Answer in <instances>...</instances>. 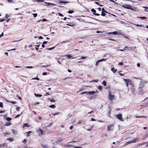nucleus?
Segmentation results:
<instances>
[{"label":"nucleus","instance_id":"11","mask_svg":"<svg viewBox=\"0 0 148 148\" xmlns=\"http://www.w3.org/2000/svg\"><path fill=\"white\" fill-rule=\"evenodd\" d=\"M106 12H106L105 10L102 11L101 15L103 16H105L106 15L105 13Z\"/></svg>","mask_w":148,"mask_h":148},{"label":"nucleus","instance_id":"41","mask_svg":"<svg viewBox=\"0 0 148 148\" xmlns=\"http://www.w3.org/2000/svg\"><path fill=\"white\" fill-rule=\"evenodd\" d=\"M136 118H142V117H145L146 118V117L145 116H136Z\"/></svg>","mask_w":148,"mask_h":148},{"label":"nucleus","instance_id":"49","mask_svg":"<svg viewBox=\"0 0 148 148\" xmlns=\"http://www.w3.org/2000/svg\"><path fill=\"white\" fill-rule=\"evenodd\" d=\"M3 32L0 35V38H1V37L3 36Z\"/></svg>","mask_w":148,"mask_h":148},{"label":"nucleus","instance_id":"33","mask_svg":"<svg viewBox=\"0 0 148 148\" xmlns=\"http://www.w3.org/2000/svg\"><path fill=\"white\" fill-rule=\"evenodd\" d=\"M3 106V103L2 102H0V107L2 108Z\"/></svg>","mask_w":148,"mask_h":148},{"label":"nucleus","instance_id":"64","mask_svg":"<svg viewBox=\"0 0 148 148\" xmlns=\"http://www.w3.org/2000/svg\"><path fill=\"white\" fill-rule=\"evenodd\" d=\"M94 14L97 16H99V14L97 13H95Z\"/></svg>","mask_w":148,"mask_h":148},{"label":"nucleus","instance_id":"59","mask_svg":"<svg viewBox=\"0 0 148 148\" xmlns=\"http://www.w3.org/2000/svg\"><path fill=\"white\" fill-rule=\"evenodd\" d=\"M47 42L44 41L43 42V45L46 44Z\"/></svg>","mask_w":148,"mask_h":148},{"label":"nucleus","instance_id":"48","mask_svg":"<svg viewBox=\"0 0 148 148\" xmlns=\"http://www.w3.org/2000/svg\"><path fill=\"white\" fill-rule=\"evenodd\" d=\"M119 64L121 66H122L123 65V63L122 62H120L119 63Z\"/></svg>","mask_w":148,"mask_h":148},{"label":"nucleus","instance_id":"46","mask_svg":"<svg viewBox=\"0 0 148 148\" xmlns=\"http://www.w3.org/2000/svg\"><path fill=\"white\" fill-rule=\"evenodd\" d=\"M20 114H18L15 117V118H17L18 117H19V116H20Z\"/></svg>","mask_w":148,"mask_h":148},{"label":"nucleus","instance_id":"50","mask_svg":"<svg viewBox=\"0 0 148 148\" xmlns=\"http://www.w3.org/2000/svg\"><path fill=\"white\" fill-rule=\"evenodd\" d=\"M37 1L38 2H43V0H38Z\"/></svg>","mask_w":148,"mask_h":148},{"label":"nucleus","instance_id":"21","mask_svg":"<svg viewBox=\"0 0 148 148\" xmlns=\"http://www.w3.org/2000/svg\"><path fill=\"white\" fill-rule=\"evenodd\" d=\"M131 141H129L127 142H126L125 144V145H128L129 144L132 143Z\"/></svg>","mask_w":148,"mask_h":148},{"label":"nucleus","instance_id":"29","mask_svg":"<svg viewBox=\"0 0 148 148\" xmlns=\"http://www.w3.org/2000/svg\"><path fill=\"white\" fill-rule=\"evenodd\" d=\"M59 3H68V2L66 1H60Z\"/></svg>","mask_w":148,"mask_h":148},{"label":"nucleus","instance_id":"57","mask_svg":"<svg viewBox=\"0 0 148 148\" xmlns=\"http://www.w3.org/2000/svg\"><path fill=\"white\" fill-rule=\"evenodd\" d=\"M23 142L24 143H25L27 142V140L25 139L23 141Z\"/></svg>","mask_w":148,"mask_h":148},{"label":"nucleus","instance_id":"12","mask_svg":"<svg viewBox=\"0 0 148 148\" xmlns=\"http://www.w3.org/2000/svg\"><path fill=\"white\" fill-rule=\"evenodd\" d=\"M29 126L27 123H25L23 125V127L25 128L26 127H28Z\"/></svg>","mask_w":148,"mask_h":148},{"label":"nucleus","instance_id":"25","mask_svg":"<svg viewBox=\"0 0 148 148\" xmlns=\"http://www.w3.org/2000/svg\"><path fill=\"white\" fill-rule=\"evenodd\" d=\"M106 59H103L100 60H98V62H101L103 61H105L106 60Z\"/></svg>","mask_w":148,"mask_h":148},{"label":"nucleus","instance_id":"5","mask_svg":"<svg viewBox=\"0 0 148 148\" xmlns=\"http://www.w3.org/2000/svg\"><path fill=\"white\" fill-rule=\"evenodd\" d=\"M37 131L38 133L39 134V136L42 135L43 134V130L40 128H39L37 130Z\"/></svg>","mask_w":148,"mask_h":148},{"label":"nucleus","instance_id":"22","mask_svg":"<svg viewBox=\"0 0 148 148\" xmlns=\"http://www.w3.org/2000/svg\"><path fill=\"white\" fill-rule=\"evenodd\" d=\"M7 140H9L10 142H12L14 140L12 138H8L7 139Z\"/></svg>","mask_w":148,"mask_h":148},{"label":"nucleus","instance_id":"44","mask_svg":"<svg viewBox=\"0 0 148 148\" xmlns=\"http://www.w3.org/2000/svg\"><path fill=\"white\" fill-rule=\"evenodd\" d=\"M138 18H141L146 19V17H138Z\"/></svg>","mask_w":148,"mask_h":148},{"label":"nucleus","instance_id":"45","mask_svg":"<svg viewBox=\"0 0 148 148\" xmlns=\"http://www.w3.org/2000/svg\"><path fill=\"white\" fill-rule=\"evenodd\" d=\"M26 68L32 69L33 67L32 66H27L26 67Z\"/></svg>","mask_w":148,"mask_h":148},{"label":"nucleus","instance_id":"18","mask_svg":"<svg viewBox=\"0 0 148 148\" xmlns=\"http://www.w3.org/2000/svg\"><path fill=\"white\" fill-rule=\"evenodd\" d=\"M117 34V33L116 32H109L108 33V34H113L114 35L116 34Z\"/></svg>","mask_w":148,"mask_h":148},{"label":"nucleus","instance_id":"2","mask_svg":"<svg viewBox=\"0 0 148 148\" xmlns=\"http://www.w3.org/2000/svg\"><path fill=\"white\" fill-rule=\"evenodd\" d=\"M108 97L109 99L111 101L113 100L115 98L114 96L112 95L110 92L108 94Z\"/></svg>","mask_w":148,"mask_h":148},{"label":"nucleus","instance_id":"26","mask_svg":"<svg viewBox=\"0 0 148 148\" xmlns=\"http://www.w3.org/2000/svg\"><path fill=\"white\" fill-rule=\"evenodd\" d=\"M102 84L104 86H106V82L105 81H104L102 82Z\"/></svg>","mask_w":148,"mask_h":148},{"label":"nucleus","instance_id":"37","mask_svg":"<svg viewBox=\"0 0 148 148\" xmlns=\"http://www.w3.org/2000/svg\"><path fill=\"white\" fill-rule=\"evenodd\" d=\"M91 11L93 13H95L96 12V11L94 10V9H92L91 10Z\"/></svg>","mask_w":148,"mask_h":148},{"label":"nucleus","instance_id":"6","mask_svg":"<svg viewBox=\"0 0 148 148\" xmlns=\"http://www.w3.org/2000/svg\"><path fill=\"white\" fill-rule=\"evenodd\" d=\"M123 80L126 82H128L129 84H130L132 83V81L129 79H123Z\"/></svg>","mask_w":148,"mask_h":148},{"label":"nucleus","instance_id":"1","mask_svg":"<svg viewBox=\"0 0 148 148\" xmlns=\"http://www.w3.org/2000/svg\"><path fill=\"white\" fill-rule=\"evenodd\" d=\"M122 7L126 9L131 10L133 11H138L136 8L132 7L129 4H125L122 5Z\"/></svg>","mask_w":148,"mask_h":148},{"label":"nucleus","instance_id":"8","mask_svg":"<svg viewBox=\"0 0 148 148\" xmlns=\"http://www.w3.org/2000/svg\"><path fill=\"white\" fill-rule=\"evenodd\" d=\"M98 91L97 90H96L95 91H89L88 93L90 94L93 95L95 93H98Z\"/></svg>","mask_w":148,"mask_h":148},{"label":"nucleus","instance_id":"9","mask_svg":"<svg viewBox=\"0 0 148 148\" xmlns=\"http://www.w3.org/2000/svg\"><path fill=\"white\" fill-rule=\"evenodd\" d=\"M139 140V139L138 138H135L131 140L132 143H135L136 141H138Z\"/></svg>","mask_w":148,"mask_h":148},{"label":"nucleus","instance_id":"28","mask_svg":"<svg viewBox=\"0 0 148 148\" xmlns=\"http://www.w3.org/2000/svg\"><path fill=\"white\" fill-rule=\"evenodd\" d=\"M6 120L8 121H10L11 120V119L10 117H7L6 118Z\"/></svg>","mask_w":148,"mask_h":148},{"label":"nucleus","instance_id":"32","mask_svg":"<svg viewBox=\"0 0 148 148\" xmlns=\"http://www.w3.org/2000/svg\"><path fill=\"white\" fill-rule=\"evenodd\" d=\"M41 146L43 148H47V147L45 145H41Z\"/></svg>","mask_w":148,"mask_h":148},{"label":"nucleus","instance_id":"13","mask_svg":"<svg viewBox=\"0 0 148 148\" xmlns=\"http://www.w3.org/2000/svg\"><path fill=\"white\" fill-rule=\"evenodd\" d=\"M66 56H67L68 58H72V56L71 55H69V54L67 55V54L66 55Z\"/></svg>","mask_w":148,"mask_h":148},{"label":"nucleus","instance_id":"17","mask_svg":"<svg viewBox=\"0 0 148 148\" xmlns=\"http://www.w3.org/2000/svg\"><path fill=\"white\" fill-rule=\"evenodd\" d=\"M34 95L35 96L37 97H41L42 96V95L41 94H36V93L34 94Z\"/></svg>","mask_w":148,"mask_h":148},{"label":"nucleus","instance_id":"38","mask_svg":"<svg viewBox=\"0 0 148 148\" xmlns=\"http://www.w3.org/2000/svg\"><path fill=\"white\" fill-rule=\"evenodd\" d=\"M10 102L13 104H14L16 103V102L15 101H10Z\"/></svg>","mask_w":148,"mask_h":148},{"label":"nucleus","instance_id":"31","mask_svg":"<svg viewBox=\"0 0 148 148\" xmlns=\"http://www.w3.org/2000/svg\"><path fill=\"white\" fill-rule=\"evenodd\" d=\"M98 81V80H93L92 81H90V82H97Z\"/></svg>","mask_w":148,"mask_h":148},{"label":"nucleus","instance_id":"15","mask_svg":"<svg viewBox=\"0 0 148 148\" xmlns=\"http://www.w3.org/2000/svg\"><path fill=\"white\" fill-rule=\"evenodd\" d=\"M12 131L13 134H16L17 133V131L14 129L12 130Z\"/></svg>","mask_w":148,"mask_h":148},{"label":"nucleus","instance_id":"61","mask_svg":"<svg viewBox=\"0 0 148 148\" xmlns=\"http://www.w3.org/2000/svg\"><path fill=\"white\" fill-rule=\"evenodd\" d=\"M50 101L51 102H55V100L51 99V100H50Z\"/></svg>","mask_w":148,"mask_h":148},{"label":"nucleus","instance_id":"54","mask_svg":"<svg viewBox=\"0 0 148 148\" xmlns=\"http://www.w3.org/2000/svg\"><path fill=\"white\" fill-rule=\"evenodd\" d=\"M91 121H95V120L93 118H91Z\"/></svg>","mask_w":148,"mask_h":148},{"label":"nucleus","instance_id":"47","mask_svg":"<svg viewBox=\"0 0 148 148\" xmlns=\"http://www.w3.org/2000/svg\"><path fill=\"white\" fill-rule=\"evenodd\" d=\"M47 21V20L46 19H45V18H44V19H43L42 20V21Z\"/></svg>","mask_w":148,"mask_h":148},{"label":"nucleus","instance_id":"51","mask_svg":"<svg viewBox=\"0 0 148 148\" xmlns=\"http://www.w3.org/2000/svg\"><path fill=\"white\" fill-rule=\"evenodd\" d=\"M47 74V73H46V72H44L43 73H42V75H46Z\"/></svg>","mask_w":148,"mask_h":148},{"label":"nucleus","instance_id":"56","mask_svg":"<svg viewBox=\"0 0 148 148\" xmlns=\"http://www.w3.org/2000/svg\"><path fill=\"white\" fill-rule=\"evenodd\" d=\"M136 25V26H137V27L139 26V27H142L143 26V25H138L137 24Z\"/></svg>","mask_w":148,"mask_h":148},{"label":"nucleus","instance_id":"30","mask_svg":"<svg viewBox=\"0 0 148 148\" xmlns=\"http://www.w3.org/2000/svg\"><path fill=\"white\" fill-rule=\"evenodd\" d=\"M74 12L73 10H69L68 11V13L69 14H71Z\"/></svg>","mask_w":148,"mask_h":148},{"label":"nucleus","instance_id":"23","mask_svg":"<svg viewBox=\"0 0 148 148\" xmlns=\"http://www.w3.org/2000/svg\"><path fill=\"white\" fill-rule=\"evenodd\" d=\"M146 143H147V144L146 145L145 147H148V142L147 143L146 142H144L141 144H140V145H142L145 144Z\"/></svg>","mask_w":148,"mask_h":148},{"label":"nucleus","instance_id":"16","mask_svg":"<svg viewBox=\"0 0 148 148\" xmlns=\"http://www.w3.org/2000/svg\"><path fill=\"white\" fill-rule=\"evenodd\" d=\"M65 147H67L71 148V147H73V146H72V145H71L67 144V145H66L65 146Z\"/></svg>","mask_w":148,"mask_h":148},{"label":"nucleus","instance_id":"3","mask_svg":"<svg viewBox=\"0 0 148 148\" xmlns=\"http://www.w3.org/2000/svg\"><path fill=\"white\" fill-rule=\"evenodd\" d=\"M116 117L117 119H119L121 121H123L124 119L122 117V115L121 114H119L116 116Z\"/></svg>","mask_w":148,"mask_h":148},{"label":"nucleus","instance_id":"42","mask_svg":"<svg viewBox=\"0 0 148 148\" xmlns=\"http://www.w3.org/2000/svg\"><path fill=\"white\" fill-rule=\"evenodd\" d=\"M54 47H52L51 48H48L47 49H48L49 50H52V49H54Z\"/></svg>","mask_w":148,"mask_h":148},{"label":"nucleus","instance_id":"24","mask_svg":"<svg viewBox=\"0 0 148 148\" xmlns=\"http://www.w3.org/2000/svg\"><path fill=\"white\" fill-rule=\"evenodd\" d=\"M146 143H147V144L146 145L145 147H148V142L147 143L146 142H144L141 144H140V145H142L145 144Z\"/></svg>","mask_w":148,"mask_h":148},{"label":"nucleus","instance_id":"39","mask_svg":"<svg viewBox=\"0 0 148 148\" xmlns=\"http://www.w3.org/2000/svg\"><path fill=\"white\" fill-rule=\"evenodd\" d=\"M58 15L60 16H61L62 17L63 16V15L62 14L60 13H58Z\"/></svg>","mask_w":148,"mask_h":148},{"label":"nucleus","instance_id":"35","mask_svg":"<svg viewBox=\"0 0 148 148\" xmlns=\"http://www.w3.org/2000/svg\"><path fill=\"white\" fill-rule=\"evenodd\" d=\"M98 89L100 90H101L102 89V87L101 86H99L98 87Z\"/></svg>","mask_w":148,"mask_h":148},{"label":"nucleus","instance_id":"7","mask_svg":"<svg viewBox=\"0 0 148 148\" xmlns=\"http://www.w3.org/2000/svg\"><path fill=\"white\" fill-rule=\"evenodd\" d=\"M44 3L46 4V5H56V4L52 3H50L47 2H44Z\"/></svg>","mask_w":148,"mask_h":148},{"label":"nucleus","instance_id":"36","mask_svg":"<svg viewBox=\"0 0 148 148\" xmlns=\"http://www.w3.org/2000/svg\"><path fill=\"white\" fill-rule=\"evenodd\" d=\"M33 15L34 17H36L37 16V13L33 14Z\"/></svg>","mask_w":148,"mask_h":148},{"label":"nucleus","instance_id":"58","mask_svg":"<svg viewBox=\"0 0 148 148\" xmlns=\"http://www.w3.org/2000/svg\"><path fill=\"white\" fill-rule=\"evenodd\" d=\"M74 148H82L80 147H74Z\"/></svg>","mask_w":148,"mask_h":148},{"label":"nucleus","instance_id":"40","mask_svg":"<svg viewBox=\"0 0 148 148\" xmlns=\"http://www.w3.org/2000/svg\"><path fill=\"white\" fill-rule=\"evenodd\" d=\"M86 57H84V56H82V57H81V58H80V59H84Z\"/></svg>","mask_w":148,"mask_h":148},{"label":"nucleus","instance_id":"53","mask_svg":"<svg viewBox=\"0 0 148 148\" xmlns=\"http://www.w3.org/2000/svg\"><path fill=\"white\" fill-rule=\"evenodd\" d=\"M10 125V123L9 122V123H6V126H7V125Z\"/></svg>","mask_w":148,"mask_h":148},{"label":"nucleus","instance_id":"19","mask_svg":"<svg viewBox=\"0 0 148 148\" xmlns=\"http://www.w3.org/2000/svg\"><path fill=\"white\" fill-rule=\"evenodd\" d=\"M49 107L52 108H56V106L54 105H52L49 106Z\"/></svg>","mask_w":148,"mask_h":148},{"label":"nucleus","instance_id":"63","mask_svg":"<svg viewBox=\"0 0 148 148\" xmlns=\"http://www.w3.org/2000/svg\"><path fill=\"white\" fill-rule=\"evenodd\" d=\"M5 112L4 111L1 110L0 111V113H1L3 112Z\"/></svg>","mask_w":148,"mask_h":148},{"label":"nucleus","instance_id":"43","mask_svg":"<svg viewBox=\"0 0 148 148\" xmlns=\"http://www.w3.org/2000/svg\"><path fill=\"white\" fill-rule=\"evenodd\" d=\"M20 109V108L19 107H17L16 108V110L18 111H19Z\"/></svg>","mask_w":148,"mask_h":148},{"label":"nucleus","instance_id":"10","mask_svg":"<svg viewBox=\"0 0 148 148\" xmlns=\"http://www.w3.org/2000/svg\"><path fill=\"white\" fill-rule=\"evenodd\" d=\"M111 70L114 73L116 72L117 71V69H115L114 67L112 68L111 69Z\"/></svg>","mask_w":148,"mask_h":148},{"label":"nucleus","instance_id":"62","mask_svg":"<svg viewBox=\"0 0 148 148\" xmlns=\"http://www.w3.org/2000/svg\"><path fill=\"white\" fill-rule=\"evenodd\" d=\"M73 126H71L70 127V130H71L73 129Z\"/></svg>","mask_w":148,"mask_h":148},{"label":"nucleus","instance_id":"55","mask_svg":"<svg viewBox=\"0 0 148 148\" xmlns=\"http://www.w3.org/2000/svg\"><path fill=\"white\" fill-rule=\"evenodd\" d=\"M49 95V94L48 93H46L45 94V96H47V95Z\"/></svg>","mask_w":148,"mask_h":148},{"label":"nucleus","instance_id":"52","mask_svg":"<svg viewBox=\"0 0 148 148\" xmlns=\"http://www.w3.org/2000/svg\"><path fill=\"white\" fill-rule=\"evenodd\" d=\"M16 49H15V48H14V49H11V50H8V51H10L15 50Z\"/></svg>","mask_w":148,"mask_h":148},{"label":"nucleus","instance_id":"14","mask_svg":"<svg viewBox=\"0 0 148 148\" xmlns=\"http://www.w3.org/2000/svg\"><path fill=\"white\" fill-rule=\"evenodd\" d=\"M93 126H91L90 127V128L89 129H86V130L88 131H90L92 129V128H93Z\"/></svg>","mask_w":148,"mask_h":148},{"label":"nucleus","instance_id":"34","mask_svg":"<svg viewBox=\"0 0 148 148\" xmlns=\"http://www.w3.org/2000/svg\"><path fill=\"white\" fill-rule=\"evenodd\" d=\"M32 79V80H34V79H36V80H39V79L37 77L33 78Z\"/></svg>","mask_w":148,"mask_h":148},{"label":"nucleus","instance_id":"4","mask_svg":"<svg viewBox=\"0 0 148 148\" xmlns=\"http://www.w3.org/2000/svg\"><path fill=\"white\" fill-rule=\"evenodd\" d=\"M114 125L111 124L108 125L107 126L108 130L109 131L112 130H113Z\"/></svg>","mask_w":148,"mask_h":148},{"label":"nucleus","instance_id":"60","mask_svg":"<svg viewBox=\"0 0 148 148\" xmlns=\"http://www.w3.org/2000/svg\"><path fill=\"white\" fill-rule=\"evenodd\" d=\"M82 123V121H80L78 122V124H80Z\"/></svg>","mask_w":148,"mask_h":148},{"label":"nucleus","instance_id":"27","mask_svg":"<svg viewBox=\"0 0 148 148\" xmlns=\"http://www.w3.org/2000/svg\"><path fill=\"white\" fill-rule=\"evenodd\" d=\"M13 0H8V1L9 3H14Z\"/></svg>","mask_w":148,"mask_h":148},{"label":"nucleus","instance_id":"20","mask_svg":"<svg viewBox=\"0 0 148 148\" xmlns=\"http://www.w3.org/2000/svg\"><path fill=\"white\" fill-rule=\"evenodd\" d=\"M62 141V138H60L58 139V140H57L56 143H58L59 142H61Z\"/></svg>","mask_w":148,"mask_h":148}]
</instances>
